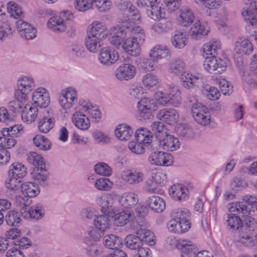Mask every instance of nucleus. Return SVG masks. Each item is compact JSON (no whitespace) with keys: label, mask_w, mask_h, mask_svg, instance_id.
<instances>
[{"label":"nucleus","mask_w":257,"mask_h":257,"mask_svg":"<svg viewBox=\"0 0 257 257\" xmlns=\"http://www.w3.org/2000/svg\"><path fill=\"white\" fill-rule=\"evenodd\" d=\"M21 191L26 197H33L39 194L40 189L37 184L27 182L21 185Z\"/></svg>","instance_id":"36"},{"label":"nucleus","mask_w":257,"mask_h":257,"mask_svg":"<svg viewBox=\"0 0 257 257\" xmlns=\"http://www.w3.org/2000/svg\"><path fill=\"white\" fill-rule=\"evenodd\" d=\"M191 242H172L170 243L169 248H173L176 247L182 253V257H190L192 255L195 254L198 249L194 244Z\"/></svg>","instance_id":"14"},{"label":"nucleus","mask_w":257,"mask_h":257,"mask_svg":"<svg viewBox=\"0 0 257 257\" xmlns=\"http://www.w3.org/2000/svg\"><path fill=\"white\" fill-rule=\"evenodd\" d=\"M220 48V43L217 40H212L205 44L202 48L203 51L207 55H214Z\"/></svg>","instance_id":"54"},{"label":"nucleus","mask_w":257,"mask_h":257,"mask_svg":"<svg viewBox=\"0 0 257 257\" xmlns=\"http://www.w3.org/2000/svg\"><path fill=\"white\" fill-rule=\"evenodd\" d=\"M110 218L111 217L106 214L98 215L94 218V224L95 226L100 230H105L108 229L111 225Z\"/></svg>","instance_id":"42"},{"label":"nucleus","mask_w":257,"mask_h":257,"mask_svg":"<svg viewBox=\"0 0 257 257\" xmlns=\"http://www.w3.org/2000/svg\"><path fill=\"white\" fill-rule=\"evenodd\" d=\"M38 109L32 104H26L22 110V120L28 123L34 121L38 115Z\"/></svg>","instance_id":"25"},{"label":"nucleus","mask_w":257,"mask_h":257,"mask_svg":"<svg viewBox=\"0 0 257 257\" xmlns=\"http://www.w3.org/2000/svg\"><path fill=\"white\" fill-rule=\"evenodd\" d=\"M242 15L244 20L254 26L257 23L256 17L257 16V3L252 2L246 9H243L242 11Z\"/></svg>","instance_id":"24"},{"label":"nucleus","mask_w":257,"mask_h":257,"mask_svg":"<svg viewBox=\"0 0 257 257\" xmlns=\"http://www.w3.org/2000/svg\"><path fill=\"white\" fill-rule=\"evenodd\" d=\"M194 20L193 12L188 7H183L180 10V15L178 18V24L183 27H188Z\"/></svg>","instance_id":"30"},{"label":"nucleus","mask_w":257,"mask_h":257,"mask_svg":"<svg viewBox=\"0 0 257 257\" xmlns=\"http://www.w3.org/2000/svg\"><path fill=\"white\" fill-rule=\"evenodd\" d=\"M126 53L133 56H138L141 52L140 43L128 36L125 38L120 46Z\"/></svg>","instance_id":"21"},{"label":"nucleus","mask_w":257,"mask_h":257,"mask_svg":"<svg viewBox=\"0 0 257 257\" xmlns=\"http://www.w3.org/2000/svg\"><path fill=\"white\" fill-rule=\"evenodd\" d=\"M146 204L152 211L157 213L162 212L166 208L164 200L158 196L149 197L146 200Z\"/></svg>","instance_id":"23"},{"label":"nucleus","mask_w":257,"mask_h":257,"mask_svg":"<svg viewBox=\"0 0 257 257\" xmlns=\"http://www.w3.org/2000/svg\"><path fill=\"white\" fill-rule=\"evenodd\" d=\"M181 222L174 218L167 223V228L170 231L175 233L184 232L188 230L190 226H188V224H183Z\"/></svg>","instance_id":"40"},{"label":"nucleus","mask_w":257,"mask_h":257,"mask_svg":"<svg viewBox=\"0 0 257 257\" xmlns=\"http://www.w3.org/2000/svg\"><path fill=\"white\" fill-rule=\"evenodd\" d=\"M155 98L160 105H171L168 92H158L155 94Z\"/></svg>","instance_id":"64"},{"label":"nucleus","mask_w":257,"mask_h":257,"mask_svg":"<svg viewBox=\"0 0 257 257\" xmlns=\"http://www.w3.org/2000/svg\"><path fill=\"white\" fill-rule=\"evenodd\" d=\"M171 41L173 45L176 48L182 49L187 43L186 34L182 31H177L172 37Z\"/></svg>","instance_id":"43"},{"label":"nucleus","mask_w":257,"mask_h":257,"mask_svg":"<svg viewBox=\"0 0 257 257\" xmlns=\"http://www.w3.org/2000/svg\"><path fill=\"white\" fill-rule=\"evenodd\" d=\"M75 125L82 130L88 129L90 126L89 120L86 115L79 111L74 113L72 117Z\"/></svg>","instance_id":"33"},{"label":"nucleus","mask_w":257,"mask_h":257,"mask_svg":"<svg viewBox=\"0 0 257 257\" xmlns=\"http://www.w3.org/2000/svg\"><path fill=\"white\" fill-rule=\"evenodd\" d=\"M131 216V214L129 211H122L118 213L115 212L113 216L111 217L114 219V222L116 225L123 226L129 221Z\"/></svg>","instance_id":"51"},{"label":"nucleus","mask_w":257,"mask_h":257,"mask_svg":"<svg viewBox=\"0 0 257 257\" xmlns=\"http://www.w3.org/2000/svg\"><path fill=\"white\" fill-rule=\"evenodd\" d=\"M120 9L130 21L128 24L123 23L122 26L126 28L127 34L140 44L143 43L145 40L146 35L144 30L140 27L133 25L131 22L136 23L139 21L141 18L140 14L136 7L130 2H123L120 6Z\"/></svg>","instance_id":"1"},{"label":"nucleus","mask_w":257,"mask_h":257,"mask_svg":"<svg viewBox=\"0 0 257 257\" xmlns=\"http://www.w3.org/2000/svg\"><path fill=\"white\" fill-rule=\"evenodd\" d=\"M136 74L135 67L130 63H124L115 71L116 78L120 81H127L133 79Z\"/></svg>","instance_id":"11"},{"label":"nucleus","mask_w":257,"mask_h":257,"mask_svg":"<svg viewBox=\"0 0 257 257\" xmlns=\"http://www.w3.org/2000/svg\"><path fill=\"white\" fill-rule=\"evenodd\" d=\"M126 28L123 29L120 27L114 28V32L109 37V42L114 46L119 47L126 37Z\"/></svg>","instance_id":"29"},{"label":"nucleus","mask_w":257,"mask_h":257,"mask_svg":"<svg viewBox=\"0 0 257 257\" xmlns=\"http://www.w3.org/2000/svg\"><path fill=\"white\" fill-rule=\"evenodd\" d=\"M133 131L126 124L118 125L115 130V135L120 141H126L132 136Z\"/></svg>","instance_id":"38"},{"label":"nucleus","mask_w":257,"mask_h":257,"mask_svg":"<svg viewBox=\"0 0 257 257\" xmlns=\"http://www.w3.org/2000/svg\"><path fill=\"white\" fill-rule=\"evenodd\" d=\"M152 135H154L158 140L162 138L167 133L164 123L161 121H154L151 126Z\"/></svg>","instance_id":"48"},{"label":"nucleus","mask_w":257,"mask_h":257,"mask_svg":"<svg viewBox=\"0 0 257 257\" xmlns=\"http://www.w3.org/2000/svg\"><path fill=\"white\" fill-rule=\"evenodd\" d=\"M150 56L153 61L157 62L160 59H169L171 56V53L165 46L158 45L151 50Z\"/></svg>","instance_id":"31"},{"label":"nucleus","mask_w":257,"mask_h":257,"mask_svg":"<svg viewBox=\"0 0 257 257\" xmlns=\"http://www.w3.org/2000/svg\"><path fill=\"white\" fill-rule=\"evenodd\" d=\"M205 70L211 74H221L225 71L226 63L220 58L214 56L207 57L203 64Z\"/></svg>","instance_id":"4"},{"label":"nucleus","mask_w":257,"mask_h":257,"mask_svg":"<svg viewBox=\"0 0 257 257\" xmlns=\"http://www.w3.org/2000/svg\"><path fill=\"white\" fill-rule=\"evenodd\" d=\"M101 41L87 35L85 39V45L87 50L90 52H96L101 46L100 42Z\"/></svg>","instance_id":"55"},{"label":"nucleus","mask_w":257,"mask_h":257,"mask_svg":"<svg viewBox=\"0 0 257 257\" xmlns=\"http://www.w3.org/2000/svg\"><path fill=\"white\" fill-rule=\"evenodd\" d=\"M137 107L138 117L141 120H145L152 118L153 112L157 109V105L153 99L145 97L138 102Z\"/></svg>","instance_id":"2"},{"label":"nucleus","mask_w":257,"mask_h":257,"mask_svg":"<svg viewBox=\"0 0 257 257\" xmlns=\"http://www.w3.org/2000/svg\"><path fill=\"white\" fill-rule=\"evenodd\" d=\"M27 161L35 168H40L41 172L46 171L44 158L40 154L35 152H30L27 155Z\"/></svg>","instance_id":"32"},{"label":"nucleus","mask_w":257,"mask_h":257,"mask_svg":"<svg viewBox=\"0 0 257 257\" xmlns=\"http://www.w3.org/2000/svg\"><path fill=\"white\" fill-rule=\"evenodd\" d=\"M85 250L88 256L96 257L104 252V247L101 242H87Z\"/></svg>","instance_id":"37"},{"label":"nucleus","mask_w":257,"mask_h":257,"mask_svg":"<svg viewBox=\"0 0 257 257\" xmlns=\"http://www.w3.org/2000/svg\"><path fill=\"white\" fill-rule=\"evenodd\" d=\"M149 161L152 165L169 166L173 164V157L168 153L155 151L150 155Z\"/></svg>","instance_id":"7"},{"label":"nucleus","mask_w":257,"mask_h":257,"mask_svg":"<svg viewBox=\"0 0 257 257\" xmlns=\"http://www.w3.org/2000/svg\"><path fill=\"white\" fill-rule=\"evenodd\" d=\"M16 27L20 35L27 40H32L36 36V29L30 24L22 20L16 22Z\"/></svg>","instance_id":"15"},{"label":"nucleus","mask_w":257,"mask_h":257,"mask_svg":"<svg viewBox=\"0 0 257 257\" xmlns=\"http://www.w3.org/2000/svg\"><path fill=\"white\" fill-rule=\"evenodd\" d=\"M18 88L30 92L35 87V84L32 78L28 76L23 77L18 81Z\"/></svg>","instance_id":"58"},{"label":"nucleus","mask_w":257,"mask_h":257,"mask_svg":"<svg viewBox=\"0 0 257 257\" xmlns=\"http://www.w3.org/2000/svg\"><path fill=\"white\" fill-rule=\"evenodd\" d=\"M114 201V195L111 193H102L96 199L97 203L101 207V212L109 216L115 214Z\"/></svg>","instance_id":"5"},{"label":"nucleus","mask_w":257,"mask_h":257,"mask_svg":"<svg viewBox=\"0 0 257 257\" xmlns=\"http://www.w3.org/2000/svg\"><path fill=\"white\" fill-rule=\"evenodd\" d=\"M121 180L130 185H139L144 180V174L137 170H127L122 171L120 174Z\"/></svg>","instance_id":"9"},{"label":"nucleus","mask_w":257,"mask_h":257,"mask_svg":"<svg viewBox=\"0 0 257 257\" xmlns=\"http://www.w3.org/2000/svg\"><path fill=\"white\" fill-rule=\"evenodd\" d=\"M139 201L138 195L134 192H126L119 198L121 206L126 208H131L137 205Z\"/></svg>","instance_id":"27"},{"label":"nucleus","mask_w":257,"mask_h":257,"mask_svg":"<svg viewBox=\"0 0 257 257\" xmlns=\"http://www.w3.org/2000/svg\"><path fill=\"white\" fill-rule=\"evenodd\" d=\"M7 10L10 16L15 19H17L23 14L21 8L14 2L8 3Z\"/></svg>","instance_id":"59"},{"label":"nucleus","mask_w":257,"mask_h":257,"mask_svg":"<svg viewBox=\"0 0 257 257\" xmlns=\"http://www.w3.org/2000/svg\"><path fill=\"white\" fill-rule=\"evenodd\" d=\"M168 94L171 101V105L177 106L181 103V92L177 86L171 85L169 87Z\"/></svg>","instance_id":"49"},{"label":"nucleus","mask_w":257,"mask_h":257,"mask_svg":"<svg viewBox=\"0 0 257 257\" xmlns=\"http://www.w3.org/2000/svg\"><path fill=\"white\" fill-rule=\"evenodd\" d=\"M159 145L164 150L173 151L180 147V142L177 138L170 135L168 133L159 140Z\"/></svg>","instance_id":"18"},{"label":"nucleus","mask_w":257,"mask_h":257,"mask_svg":"<svg viewBox=\"0 0 257 257\" xmlns=\"http://www.w3.org/2000/svg\"><path fill=\"white\" fill-rule=\"evenodd\" d=\"M22 180L14 176H11L8 175V178L6 181L5 186L12 192L11 198H13L16 196V194L18 192L19 187L21 186Z\"/></svg>","instance_id":"39"},{"label":"nucleus","mask_w":257,"mask_h":257,"mask_svg":"<svg viewBox=\"0 0 257 257\" xmlns=\"http://www.w3.org/2000/svg\"><path fill=\"white\" fill-rule=\"evenodd\" d=\"M23 132V127L22 125H14L9 127L4 128L2 131L4 136L6 134L7 136L14 137L19 136Z\"/></svg>","instance_id":"63"},{"label":"nucleus","mask_w":257,"mask_h":257,"mask_svg":"<svg viewBox=\"0 0 257 257\" xmlns=\"http://www.w3.org/2000/svg\"><path fill=\"white\" fill-rule=\"evenodd\" d=\"M112 185V182L109 179L106 178H100L97 179L94 184L96 189L103 191L110 190Z\"/></svg>","instance_id":"56"},{"label":"nucleus","mask_w":257,"mask_h":257,"mask_svg":"<svg viewBox=\"0 0 257 257\" xmlns=\"http://www.w3.org/2000/svg\"><path fill=\"white\" fill-rule=\"evenodd\" d=\"M161 0H138L137 4L139 7H150V14L148 13L150 17L154 20H157L164 16V12L162 9L160 3Z\"/></svg>","instance_id":"6"},{"label":"nucleus","mask_w":257,"mask_h":257,"mask_svg":"<svg viewBox=\"0 0 257 257\" xmlns=\"http://www.w3.org/2000/svg\"><path fill=\"white\" fill-rule=\"evenodd\" d=\"M117 52L113 48L107 47L101 49L99 54V61L103 65L106 66L114 64L118 59Z\"/></svg>","instance_id":"12"},{"label":"nucleus","mask_w":257,"mask_h":257,"mask_svg":"<svg viewBox=\"0 0 257 257\" xmlns=\"http://www.w3.org/2000/svg\"><path fill=\"white\" fill-rule=\"evenodd\" d=\"M87 36L102 40L107 37V29L106 26L100 21L93 22L88 27Z\"/></svg>","instance_id":"10"},{"label":"nucleus","mask_w":257,"mask_h":257,"mask_svg":"<svg viewBox=\"0 0 257 257\" xmlns=\"http://www.w3.org/2000/svg\"><path fill=\"white\" fill-rule=\"evenodd\" d=\"M182 76V84L183 87L187 89H190L193 87H198L202 83L201 78L196 75L187 73Z\"/></svg>","instance_id":"28"},{"label":"nucleus","mask_w":257,"mask_h":257,"mask_svg":"<svg viewBox=\"0 0 257 257\" xmlns=\"http://www.w3.org/2000/svg\"><path fill=\"white\" fill-rule=\"evenodd\" d=\"M172 28L173 24L172 22L167 18L160 20L151 27V29L159 34L167 33L172 30Z\"/></svg>","instance_id":"35"},{"label":"nucleus","mask_w":257,"mask_h":257,"mask_svg":"<svg viewBox=\"0 0 257 257\" xmlns=\"http://www.w3.org/2000/svg\"><path fill=\"white\" fill-rule=\"evenodd\" d=\"M32 99L34 103L40 107H46L50 102L49 93L44 88H38L35 90Z\"/></svg>","instance_id":"19"},{"label":"nucleus","mask_w":257,"mask_h":257,"mask_svg":"<svg viewBox=\"0 0 257 257\" xmlns=\"http://www.w3.org/2000/svg\"><path fill=\"white\" fill-rule=\"evenodd\" d=\"M93 0H75L74 7L79 12H86L91 9Z\"/></svg>","instance_id":"61"},{"label":"nucleus","mask_w":257,"mask_h":257,"mask_svg":"<svg viewBox=\"0 0 257 257\" xmlns=\"http://www.w3.org/2000/svg\"><path fill=\"white\" fill-rule=\"evenodd\" d=\"M173 216L183 224H188L190 226V223L188 219L190 216V213L189 210L185 208H177L172 211Z\"/></svg>","instance_id":"45"},{"label":"nucleus","mask_w":257,"mask_h":257,"mask_svg":"<svg viewBox=\"0 0 257 257\" xmlns=\"http://www.w3.org/2000/svg\"><path fill=\"white\" fill-rule=\"evenodd\" d=\"M209 27L206 24H202L200 21H197L191 26L190 35L192 39L198 40L207 34Z\"/></svg>","instance_id":"22"},{"label":"nucleus","mask_w":257,"mask_h":257,"mask_svg":"<svg viewBox=\"0 0 257 257\" xmlns=\"http://www.w3.org/2000/svg\"><path fill=\"white\" fill-rule=\"evenodd\" d=\"M187 66L185 62L181 59L172 60L168 65L169 72L173 76H183L185 74Z\"/></svg>","instance_id":"17"},{"label":"nucleus","mask_w":257,"mask_h":257,"mask_svg":"<svg viewBox=\"0 0 257 257\" xmlns=\"http://www.w3.org/2000/svg\"><path fill=\"white\" fill-rule=\"evenodd\" d=\"M94 171L96 174L104 176H109L112 173L110 167L106 163L102 162L95 165Z\"/></svg>","instance_id":"62"},{"label":"nucleus","mask_w":257,"mask_h":257,"mask_svg":"<svg viewBox=\"0 0 257 257\" xmlns=\"http://www.w3.org/2000/svg\"><path fill=\"white\" fill-rule=\"evenodd\" d=\"M8 174L11 176H14L22 180L27 174V168L20 163H14L10 167Z\"/></svg>","instance_id":"41"},{"label":"nucleus","mask_w":257,"mask_h":257,"mask_svg":"<svg viewBox=\"0 0 257 257\" xmlns=\"http://www.w3.org/2000/svg\"><path fill=\"white\" fill-rule=\"evenodd\" d=\"M191 112L195 120L200 125H206L210 120V113L207 107L197 101L191 106Z\"/></svg>","instance_id":"3"},{"label":"nucleus","mask_w":257,"mask_h":257,"mask_svg":"<svg viewBox=\"0 0 257 257\" xmlns=\"http://www.w3.org/2000/svg\"><path fill=\"white\" fill-rule=\"evenodd\" d=\"M238 47L239 53L244 55H249L253 51V46L251 42L247 39H243L240 43Z\"/></svg>","instance_id":"60"},{"label":"nucleus","mask_w":257,"mask_h":257,"mask_svg":"<svg viewBox=\"0 0 257 257\" xmlns=\"http://www.w3.org/2000/svg\"><path fill=\"white\" fill-rule=\"evenodd\" d=\"M157 117L168 124H173L178 121L179 114L174 108H163L158 112Z\"/></svg>","instance_id":"16"},{"label":"nucleus","mask_w":257,"mask_h":257,"mask_svg":"<svg viewBox=\"0 0 257 257\" xmlns=\"http://www.w3.org/2000/svg\"><path fill=\"white\" fill-rule=\"evenodd\" d=\"M44 211L43 207L38 204L32 206L24 204L20 209V212L25 218L40 219L44 214Z\"/></svg>","instance_id":"13"},{"label":"nucleus","mask_w":257,"mask_h":257,"mask_svg":"<svg viewBox=\"0 0 257 257\" xmlns=\"http://www.w3.org/2000/svg\"><path fill=\"white\" fill-rule=\"evenodd\" d=\"M257 228V221L252 217H245L241 220L239 237L241 239H249L252 232Z\"/></svg>","instance_id":"8"},{"label":"nucleus","mask_w":257,"mask_h":257,"mask_svg":"<svg viewBox=\"0 0 257 257\" xmlns=\"http://www.w3.org/2000/svg\"><path fill=\"white\" fill-rule=\"evenodd\" d=\"M175 131L178 135L186 139H191L194 136L192 128L187 124H178L175 127Z\"/></svg>","instance_id":"47"},{"label":"nucleus","mask_w":257,"mask_h":257,"mask_svg":"<svg viewBox=\"0 0 257 257\" xmlns=\"http://www.w3.org/2000/svg\"><path fill=\"white\" fill-rule=\"evenodd\" d=\"M144 85L148 88H155L159 86L158 77L151 73L145 75L142 79Z\"/></svg>","instance_id":"52"},{"label":"nucleus","mask_w":257,"mask_h":257,"mask_svg":"<svg viewBox=\"0 0 257 257\" xmlns=\"http://www.w3.org/2000/svg\"><path fill=\"white\" fill-rule=\"evenodd\" d=\"M136 239L140 241H155L156 237L154 233L151 230L141 229L137 231L136 235L130 234L125 238V241H133Z\"/></svg>","instance_id":"20"},{"label":"nucleus","mask_w":257,"mask_h":257,"mask_svg":"<svg viewBox=\"0 0 257 257\" xmlns=\"http://www.w3.org/2000/svg\"><path fill=\"white\" fill-rule=\"evenodd\" d=\"M135 137L138 143L149 144L152 141V135L149 130L142 128L136 132Z\"/></svg>","instance_id":"44"},{"label":"nucleus","mask_w":257,"mask_h":257,"mask_svg":"<svg viewBox=\"0 0 257 257\" xmlns=\"http://www.w3.org/2000/svg\"><path fill=\"white\" fill-rule=\"evenodd\" d=\"M226 222L230 229H231L232 230H236L239 236L241 223V220L240 218L236 215H228Z\"/></svg>","instance_id":"57"},{"label":"nucleus","mask_w":257,"mask_h":257,"mask_svg":"<svg viewBox=\"0 0 257 257\" xmlns=\"http://www.w3.org/2000/svg\"><path fill=\"white\" fill-rule=\"evenodd\" d=\"M35 145L40 150L47 151L51 148V144L49 140L44 136L37 135L33 138Z\"/></svg>","instance_id":"50"},{"label":"nucleus","mask_w":257,"mask_h":257,"mask_svg":"<svg viewBox=\"0 0 257 257\" xmlns=\"http://www.w3.org/2000/svg\"><path fill=\"white\" fill-rule=\"evenodd\" d=\"M170 195L175 200L184 201L187 197L189 191L184 186L178 184L171 186L169 190Z\"/></svg>","instance_id":"26"},{"label":"nucleus","mask_w":257,"mask_h":257,"mask_svg":"<svg viewBox=\"0 0 257 257\" xmlns=\"http://www.w3.org/2000/svg\"><path fill=\"white\" fill-rule=\"evenodd\" d=\"M48 27L54 32H64L66 29V25L64 19L60 17L51 18L48 23Z\"/></svg>","instance_id":"34"},{"label":"nucleus","mask_w":257,"mask_h":257,"mask_svg":"<svg viewBox=\"0 0 257 257\" xmlns=\"http://www.w3.org/2000/svg\"><path fill=\"white\" fill-rule=\"evenodd\" d=\"M5 219L7 224L11 226H18L21 221L19 213L14 210L8 212Z\"/></svg>","instance_id":"53"},{"label":"nucleus","mask_w":257,"mask_h":257,"mask_svg":"<svg viewBox=\"0 0 257 257\" xmlns=\"http://www.w3.org/2000/svg\"><path fill=\"white\" fill-rule=\"evenodd\" d=\"M55 119L53 117L44 116L39 120V130L41 133H47L53 127Z\"/></svg>","instance_id":"46"}]
</instances>
